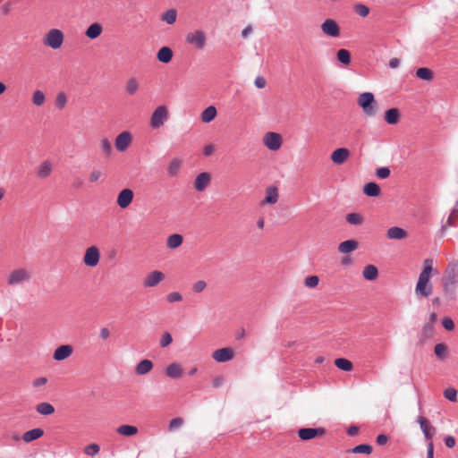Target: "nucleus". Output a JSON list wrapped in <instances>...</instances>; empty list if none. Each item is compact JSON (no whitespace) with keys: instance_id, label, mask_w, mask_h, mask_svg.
I'll return each instance as SVG.
<instances>
[{"instance_id":"f257e3e1","label":"nucleus","mask_w":458,"mask_h":458,"mask_svg":"<svg viewBox=\"0 0 458 458\" xmlns=\"http://www.w3.org/2000/svg\"><path fill=\"white\" fill-rule=\"evenodd\" d=\"M442 283L444 293L450 299H454L458 285V261H453L447 266Z\"/></svg>"},{"instance_id":"f03ea898","label":"nucleus","mask_w":458,"mask_h":458,"mask_svg":"<svg viewBox=\"0 0 458 458\" xmlns=\"http://www.w3.org/2000/svg\"><path fill=\"white\" fill-rule=\"evenodd\" d=\"M358 104L362 108L363 113L366 115L373 116L377 114V104L371 92H364L360 94L358 98Z\"/></svg>"},{"instance_id":"7ed1b4c3","label":"nucleus","mask_w":458,"mask_h":458,"mask_svg":"<svg viewBox=\"0 0 458 458\" xmlns=\"http://www.w3.org/2000/svg\"><path fill=\"white\" fill-rule=\"evenodd\" d=\"M31 278V273L27 268H17L11 271L6 277V283L10 286L22 285Z\"/></svg>"},{"instance_id":"20e7f679","label":"nucleus","mask_w":458,"mask_h":458,"mask_svg":"<svg viewBox=\"0 0 458 458\" xmlns=\"http://www.w3.org/2000/svg\"><path fill=\"white\" fill-rule=\"evenodd\" d=\"M418 422L420 426V429L423 432V435L427 440H428L427 445V458H434V445L431 441L432 434L430 433V428L432 427L428 423V420L422 416L418 418Z\"/></svg>"},{"instance_id":"39448f33","label":"nucleus","mask_w":458,"mask_h":458,"mask_svg":"<svg viewBox=\"0 0 458 458\" xmlns=\"http://www.w3.org/2000/svg\"><path fill=\"white\" fill-rule=\"evenodd\" d=\"M64 42V33L58 29L50 30L45 36L44 45L53 49L61 47Z\"/></svg>"},{"instance_id":"423d86ee","label":"nucleus","mask_w":458,"mask_h":458,"mask_svg":"<svg viewBox=\"0 0 458 458\" xmlns=\"http://www.w3.org/2000/svg\"><path fill=\"white\" fill-rule=\"evenodd\" d=\"M168 119V111L165 106H157L150 117L149 125L153 129L160 128Z\"/></svg>"},{"instance_id":"0eeeda50","label":"nucleus","mask_w":458,"mask_h":458,"mask_svg":"<svg viewBox=\"0 0 458 458\" xmlns=\"http://www.w3.org/2000/svg\"><path fill=\"white\" fill-rule=\"evenodd\" d=\"M263 143L269 150L276 151L281 148L283 139L279 133L268 131L264 135Z\"/></svg>"},{"instance_id":"6e6552de","label":"nucleus","mask_w":458,"mask_h":458,"mask_svg":"<svg viewBox=\"0 0 458 458\" xmlns=\"http://www.w3.org/2000/svg\"><path fill=\"white\" fill-rule=\"evenodd\" d=\"M206 35L202 30H195L193 32L188 33L186 36L187 43L194 46L197 49H203L206 45Z\"/></svg>"},{"instance_id":"1a4fd4ad","label":"nucleus","mask_w":458,"mask_h":458,"mask_svg":"<svg viewBox=\"0 0 458 458\" xmlns=\"http://www.w3.org/2000/svg\"><path fill=\"white\" fill-rule=\"evenodd\" d=\"M325 433L324 428H302L298 430L299 437L304 441L323 437Z\"/></svg>"},{"instance_id":"9d476101","label":"nucleus","mask_w":458,"mask_h":458,"mask_svg":"<svg viewBox=\"0 0 458 458\" xmlns=\"http://www.w3.org/2000/svg\"><path fill=\"white\" fill-rule=\"evenodd\" d=\"M99 258L100 254L98 247L91 246L86 250L83 257V262L86 266L94 267L98 264Z\"/></svg>"},{"instance_id":"9b49d317","label":"nucleus","mask_w":458,"mask_h":458,"mask_svg":"<svg viewBox=\"0 0 458 458\" xmlns=\"http://www.w3.org/2000/svg\"><path fill=\"white\" fill-rule=\"evenodd\" d=\"M433 291V285L428 279L419 277L415 293L418 297H428Z\"/></svg>"},{"instance_id":"f8f14e48","label":"nucleus","mask_w":458,"mask_h":458,"mask_svg":"<svg viewBox=\"0 0 458 458\" xmlns=\"http://www.w3.org/2000/svg\"><path fill=\"white\" fill-rule=\"evenodd\" d=\"M132 137L130 131H123L121 132L114 140V146L117 151L123 152L125 151L130 144L131 143Z\"/></svg>"},{"instance_id":"ddd939ff","label":"nucleus","mask_w":458,"mask_h":458,"mask_svg":"<svg viewBox=\"0 0 458 458\" xmlns=\"http://www.w3.org/2000/svg\"><path fill=\"white\" fill-rule=\"evenodd\" d=\"M321 30H322L323 33H325L326 35H327L329 37L337 38L340 36V28L335 20L327 19L321 24Z\"/></svg>"},{"instance_id":"4468645a","label":"nucleus","mask_w":458,"mask_h":458,"mask_svg":"<svg viewBox=\"0 0 458 458\" xmlns=\"http://www.w3.org/2000/svg\"><path fill=\"white\" fill-rule=\"evenodd\" d=\"M165 278L164 273L155 270L147 275L143 281V285L146 288L155 287Z\"/></svg>"},{"instance_id":"2eb2a0df","label":"nucleus","mask_w":458,"mask_h":458,"mask_svg":"<svg viewBox=\"0 0 458 458\" xmlns=\"http://www.w3.org/2000/svg\"><path fill=\"white\" fill-rule=\"evenodd\" d=\"M133 196V191L131 189L122 190L117 196V205L123 209L126 208L132 202Z\"/></svg>"},{"instance_id":"dca6fc26","label":"nucleus","mask_w":458,"mask_h":458,"mask_svg":"<svg viewBox=\"0 0 458 458\" xmlns=\"http://www.w3.org/2000/svg\"><path fill=\"white\" fill-rule=\"evenodd\" d=\"M212 357L217 362H226L233 358V351L229 347L217 349L213 352Z\"/></svg>"},{"instance_id":"f3484780","label":"nucleus","mask_w":458,"mask_h":458,"mask_svg":"<svg viewBox=\"0 0 458 458\" xmlns=\"http://www.w3.org/2000/svg\"><path fill=\"white\" fill-rule=\"evenodd\" d=\"M211 176L208 173H200L197 175L194 182V188L197 191H203L209 184Z\"/></svg>"},{"instance_id":"a211bd4d","label":"nucleus","mask_w":458,"mask_h":458,"mask_svg":"<svg viewBox=\"0 0 458 458\" xmlns=\"http://www.w3.org/2000/svg\"><path fill=\"white\" fill-rule=\"evenodd\" d=\"M350 152L345 148H339L331 154V160L336 165H342L348 158Z\"/></svg>"},{"instance_id":"6ab92c4d","label":"nucleus","mask_w":458,"mask_h":458,"mask_svg":"<svg viewBox=\"0 0 458 458\" xmlns=\"http://www.w3.org/2000/svg\"><path fill=\"white\" fill-rule=\"evenodd\" d=\"M72 353V347L68 344L57 347L54 352V360L60 361L67 359Z\"/></svg>"},{"instance_id":"aec40b11","label":"nucleus","mask_w":458,"mask_h":458,"mask_svg":"<svg viewBox=\"0 0 458 458\" xmlns=\"http://www.w3.org/2000/svg\"><path fill=\"white\" fill-rule=\"evenodd\" d=\"M386 237L390 240H402L407 237V232L401 227L393 226L386 231Z\"/></svg>"},{"instance_id":"412c9836","label":"nucleus","mask_w":458,"mask_h":458,"mask_svg":"<svg viewBox=\"0 0 458 458\" xmlns=\"http://www.w3.org/2000/svg\"><path fill=\"white\" fill-rule=\"evenodd\" d=\"M165 375L170 378H179L182 375V368L179 363H172L165 369Z\"/></svg>"},{"instance_id":"4be33fe9","label":"nucleus","mask_w":458,"mask_h":458,"mask_svg":"<svg viewBox=\"0 0 458 458\" xmlns=\"http://www.w3.org/2000/svg\"><path fill=\"white\" fill-rule=\"evenodd\" d=\"M44 435V430L41 428H33L26 431L22 436L21 439L26 443H30Z\"/></svg>"},{"instance_id":"5701e85b","label":"nucleus","mask_w":458,"mask_h":458,"mask_svg":"<svg viewBox=\"0 0 458 458\" xmlns=\"http://www.w3.org/2000/svg\"><path fill=\"white\" fill-rule=\"evenodd\" d=\"M153 368V362L150 360L145 359L140 361L136 368L135 373L137 375L142 376L148 373Z\"/></svg>"},{"instance_id":"b1692460","label":"nucleus","mask_w":458,"mask_h":458,"mask_svg":"<svg viewBox=\"0 0 458 458\" xmlns=\"http://www.w3.org/2000/svg\"><path fill=\"white\" fill-rule=\"evenodd\" d=\"M278 200V190L276 187L270 186L266 190V198L261 202V205L267 204H276Z\"/></svg>"},{"instance_id":"393cba45","label":"nucleus","mask_w":458,"mask_h":458,"mask_svg":"<svg viewBox=\"0 0 458 458\" xmlns=\"http://www.w3.org/2000/svg\"><path fill=\"white\" fill-rule=\"evenodd\" d=\"M157 58L160 63L168 64L173 58V51L168 47H161L157 55Z\"/></svg>"},{"instance_id":"a878e982","label":"nucleus","mask_w":458,"mask_h":458,"mask_svg":"<svg viewBox=\"0 0 458 458\" xmlns=\"http://www.w3.org/2000/svg\"><path fill=\"white\" fill-rule=\"evenodd\" d=\"M384 119L388 124H396L400 120L399 110L397 108L387 109L385 113Z\"/></svg>"},{"instance_id":"bb28decb","label":"nucleus","mask_w":458,"mask_h":458,"mask_svg":"<svg viewBox=\"0 0 458 458\" xmlns=\"http://www.w3.org/2000/svg\"><path fill=\"white\" fill-rule=\"evenodd\" d=\"M358 248V242L355 240H347L341 242L338 246V250L341 253H349Z\"/></svg>"},{"instance_id":"cd10ccee","label":"nucleus","mask_w":458,"mask_h":458,"mask_svg":"<svg viewBox=\"0 0 458 458\" xmlns=\"http://www.w3.org/2000/svg\"><path fill=\"white\" fill-rule=\"evenodd\" d=\"M102 30L101 24L95 22L88 27L85 35L90 39H95L100 36Z\"/></svg>"},{"instance_id":"c85d7f7f","label":"nucleus","mask_w":458,"mask_h":458,"mask_svg":"<svg viewBox=\"0 0 458 458\" xmlns=\"http://www.w3.org/2000/svg\"><path fill=\"white\" fill-rule=\"evenodd\" d=\"M362 276L366 280L373 281L377 277L378 270L374 265H367L362 271Z\"/></svg>"},{"instance_id":"c756f323","label":"nucleus","mask_w":458,"mask_h":458,"mask_svg":"<svg viewBox=\"0 0 458 458\" xmlns=\"http://www.w3.org/2000/svg\"><path fill=\"white\" fill-rule=\"evenodd\" d=\"M363 192L369 197H377L380 193V188L376 182H368L363 187Z\"/></svg>"},{"instance_id":"7c9ffc66","label":"nucleus","mask_w":458,"mask_h":458,"mask_svg":"<svg viewBox=\"0 0 458 458\" xmlns=\"http://www.w3.org/2000/svg\"><path fill=\"white\" fill-rule=\"evenodd\" d=\"M140 88V83L137 78L131 77L126 81L125 91L128 95H134Z\"/></svg>"},{"instance_id":"2f4dec72","label":"nucleus","mask_w":458,"mask_h":458,"mask_svg":"<svg viewBox=\"0 0 458 458\" xmlns=\"http://www.w3.org/2000/svg\"><path fill=\"white\" fill-rule=\"evenodd\" d=\"M216 108L214 106H209L201 113V120L204 123H210L216 116Z\"/></svg>"},{"instance_id":"473e14b6","label":"nucleus","mask_w":458,"mask_h":458,"mask_svg":"<svg viewBox=\"0 0 458 458\" xmlns=\"http://www.w3.org/2000/svg\"><path fill=\"white\" fill-rule=\"evenodd\" d=\"M36 411L41 415L47 416L55 412V407L49 403L43 402L36 406Z\"/></svg>"},{"instance_id":"72a5a7b5","label":"nucleus","mask_w":458,"mask_h":458,"mask_svg":"<svg viewBox=\"0 0 458 458\" xmlns=\"http://www.w3.org/2000/svg\"><path fill=\"white\" fill-rule=\"evenodd\" d=\"M116 432L123 436L131 437L138 433V428L132 425H121L116 428Z\"/></svg>"},{"instance_id":"f704fd0d","label":"nucleus","mask_w":458,"mask_h":458,"mask_svg":"<svg viewBox=\"0 0 458 458\" xmlns=\"http://www.w3.org/2000/svg\"><path fill=\"white\" fill-rule=\"evenodd\" d=\"M182 236L178 233H174L167 238V247L170 249H176L182 243Z\"/></svg>"},{"instance_id":"c9c22d12","label":"nucleus","mask_w":458,"mask_h":458,"mask_svg":"<svg viewBox=\"0 0 458 458\" xmlns=\"http://www.w3.org/2000/svg\"><path fill=\"white\" fill-rule=\"evenodd\" d=\"M52 171V164L49 161H44L38 167V175L40 178L47 177Z\"/></svg>"},{"instance_id":"e433bc0d","label":"nucleus","mask_w":458,"mask_h":458,"mask_svg":"<svg viewBox=\"0 0 458 458\" xmlns=\"http://www.w3.org/2000/svg\"><path fill=\"white\" fill-rule=\"evenodd\" d=\"M347 453L370 454L372 453V446L368 444H361L347 450Z\"/></svg>"},{"instance_id":"4c0bfd02","label":"nucleus","mask_w":458,"mask_h":458,"mask_svg":"<svg viewBox=\"0 0 458 458\" xmlns=\"http://www.w3.org/2000/svg\"><path fill=\"white\" fill-rule=\"evenodd\" d=\"M335 365L343 371H351L352 369V363L344 358H338L335 360Z\"/></svg>"},{"instance_id":"58836bf2","label":"nucleus","mask_w":458,"mask_h":458,"mask_svg":"<svg viewBox=\"0 0 458 458\" xmlns=\"http://www.w3.org/2000/svg\"><path fill=\"white\" fill-rule=\"evenodd\" d=\"M416 76L420 80L429 81L433 79V72L430 69L422 67L417 69Z\"/></svg>"},{"instance_id":"ea45409f","label":"nucleus","mask_w":458,"mask_h":458,"mask_svg":"<svg viewBox=\"0 0 458 458\" xmlns=\"http://www.w3.org/2000/svg\"><path fill=\"white\" fill-rule=\"evenodd\" d=\"M336 57L343 64L347 65L351 63V53L347 49H339L336 53Z\"/></svg>"},{"instance_id":"a19ab883","label":"nucleus","mask_w":458,"mask_h":458,"mask_svg":"<svg viewBox=\"0 0 458 458\" xmlns=\"http://www.w3.org/2000/svg\"><path fill=\"white\" fill-rule=\"evenodd\" d=\"M433 270L432 267V260L426 259L423 263V269L420 273L419 277L425 278V279H430V274Z\"/></svg>"},{"instance_id":"79ce46f5","label":"nucleus","mask_w":458,"mask_h":458,"mask_svg":"<svg viewBox=\"0 0 458 458\" xmlns=\"http://www.w3.org/2000/svg\"><path fill=\"white\" fill-rule=\"evenodd\" d=\"M100 148L106 157H109L113 152L111 141L106 138L100 140Z\"/></svg>"},{"instance_id":"37998d69","label":"nucleus","mask_w":458,"mask_h":458,"mask_svg":"<svg viewBox=\"0 0 458 458\" xmlns=\"http://www.w3.org/2000/svg\"><path fill=\"white\" fill-rule=\"evenodd\" d=\"M346 221L352 225H360L363 222V217L359 213H350L346 216Z\"/></svg>"},{"instance_id":"c03bdc74","label":"nucleus","mask_w":458,"mask_h":458,"mask_svg":"<svg viewBox=\"0 0 458 458\" xmlns=\"http://www.w3.org/2000/svg\"><path fill=\"white\" fill-rule=\"evenodd\" d=\"M46 97L43 91L38 89L32 94V102L35 106H40L45 103Z\"/></svg>"},{"instance_id":"a18cd8bd","label":"nucleus","mask_w":458,"mask_h":458,"mask_svg":"<svg viewBox=\"0 0 458 458\" xmlns=\"http://www.w3.org/2000/svg\"><path fill=\"white\" fill-rule=\"evenodd\" d=\"M353 10L355 13L362 18L367 17L369 13V8L366 4L360 3L354 4Z\"/></svg>"},{"instance_id":"49530a36","label":"nucleus","mask_w":458,"mask_h":458,"mask_svg":"<svg viewBox=\"0 0 458 458\" xmlns=\"http://www.w3.org/2000/svg\"><path fill=\"white\" fill-rule=\"evenodd\" d=\"M434 352L438 359L443 360L447 355V347L445 344H437L435 345Z\"/></svg>"},{"instance_id":"de8ad7c7","label":"nucleus","mask_w":458,"mask_h":458,"mask_svg":"<svg viewBox=\"0 0 458 458\" xmlns=\"http://www.w3.org/2000/svg\"><path fill=\"white\" fill-rule=\"evenodd\" d=\"M176 17L177 13L174 9H169L163 14V20L169 25L175 22Z\"/></svg>"},{"instance_id":"09e8293b","label":"nucleus","mask_w":458,"mask_h":458,"mask_svg":"<svg viewBox=\"0 0 458 458\" xmlns=\"http://www.w3.org/2000/svg\"><path fill=\"white\" fill-rule=\"evenodd\" d=\"M67 102L66 95L64 92L57 94L55 101V105L58 109H64Z\"/></svg>"},{"instance_id":"8fccbe9b","label":"nucleus","mask_w":458,"mask_h":458,"mask_svg":"<svg viewBox=\"0 0 458 458\" xmlns=\"http://www.w3.org/2000/svg\"><path fill=\"white\" fill-rule=\"evenodd\" d=\"M99 450L100 447L98 444H90L84 448V453L85 454L93 457L98 454Z\"/></svg>"},{"instance_id":"3c124183","label":"nucleus","mask_w":458,"mask_h":458,"mask_svg":"<svg viewBox=\"0 0 458 458\" xmlns=\"http://www.w3.org/2000/svg\"><path fill=\"white\" fill-rule=\"evenodd\" d=\"M181 163L177 159H174L170 162L168 166V173L170 175H175L180 168Z\"/></svg>"},{"instance_id":"603ef678","label":"nucleus","mask_w":458,"mask_h":458,"mask_svg":"<svg viewBox=\"0 0 458 458\" xmlns=\"http://www.w3.org/2000/svg\"><path fill=\"white\" fill-rule=\"evenodd\" d=\"M319 278L317 276H309L305 278V285L310 288H314L318 284Z\"/></svg>"},{"instance_id":"864d4df0","label":"nucleus","mask_w":458,"mask_h":458,"mask_svg":"<svg viewBox=\"0 0 458 458\" xmlns=\"http://www.w3.org/2000/svg\"><path fill=\"white\" fill-rule=\"evenodd\" d=\"M434 325L431 323H426L422 327V335L425 338H429L433 335Z\"/></svg>"},{"instance_id":"5fc2aeb1","label":"nucleus","mask_w":458,"mask_h":458,"mask_svg":"<svg viewBox=\"0 0 458 458\" xmlns=\"http://www.w3.org/2000/svg\"><path fill=\"white\" fill-rule=\"evenodd\" d=\"M172 342H173L172 335H170V333L165 332L162 335L159 344H160L161 347L165 348V347H167L169 344H171Z\"/></svg>"},{"instance_id":"6e6d98bb","label":"nucleus","mask_w":458,"mask_h":458,"mask_svg":"<svg viewBox=\"0 0 458 458\" xmlns=\"http://www.w3.org/2000/svg\"><path fill=\"white\" fill-rule=\"evenodd\" d=\"M207 287V283L204 280H199L192 285V291L196 293L203 292Z\"/></svg>"},{"instance_id":"4d7b16f0","label":"nucleus","mask_w":458,"mask_h":458,"mask_svg":"<svg viewBox=\"0 0 458 458\" xmlns=\"http://www.w3.org/2000/svg\"><path fill=\"white\" fill-rule=\"evenodd\" d=\"M376 175L380 179H386L390 175V169L383 166L376 170Z\"/></svg>"},{"instance_id":"13d9d810","label":"nucleus","mask_w":458,"mask_h":458,"mask_svg":"<svg viewBox=\"0 0 458 458\" xmlns=\"http://www.w3.org/2000/svg\"><path fill=\"white\" fill-rule=\"evenodd\" d=\"M444 395L447 400L454 402L456 400L457 391L453 387H449L445 390Z\"/></svg>"},{"instance_id":"bf43d9fd","label":"nucleus","mask_w":458,"mask_h":458,"mask_svg":"<svg viewBox=\"0 0 458 458\" xmlns=\"http://www.w3.org/2000/svg\"><path fill=\"white\" fill-rule=\"evenodd\" d=\"M182 296L178 292H173L166 295L167 301H169L171 303L180 301H182Z\"/></svg>"},{"instance_id":"052dcab7","label":"nucleus","mask_w":458,"mask_h":458,"mask_svg":"<svg viewBox=\"0 0 458 458\" xmlns=\"http://www.w3.org/2000/svg\"><path fill=\"white\" fill-rule=\"evenodd\" d=\"M182 423H183V420L182 418H179V417L174 418V419L171 420L169 422V429L174 430V429L180 428L182 425Z\"/></svg>"},{"instance_id":"680f3d73","label":"nucleus","mask_w":458,"mask_h":458,"mask_svg":"<svg viewBox=\"0 0 458 458\" xmlns=\"http://www.w3.org/2000/svg\"><path fill=\"white\" fill-rule=\"evenodd\" d=\"M442 325L448 331L453 330L454 327V323L453 319L449 317H445L442 319Z\"/></svg>"},{"instance_id":"e2e57ef3","label":"nucleus","mask_w":458,"mask_h":458,"mask_svg":"<svg viewBox=\"0 0 458 458\" xmlns=\"http://www.w3.org/2000/svg\"><path fill=\"white\" fill-rule=\"evenodd\" d=\"M102 176V173L99 170H93L89 174V181L91 182H96Z\"/></svg>"},{"instance_id":"0e129e2a","label":"nucleus","mask_w":458,"mask_h":458,"mask_svg":"<svg viewBox=\"0 0 458 458\" xmlns=\"http://www.w3.org/2000/svg\"><path fill=\"white\" fill-rule=\"evenodd\" d=\"M255 86L259 89H263L265 86H266V80L264 77L262 76H258L256 79H255Z\"/></svg>"},{"instance_id":"69168bd1","label":"nucleus","mask_w":458,"mask_h":458,"mask_svg":"<svg viewBox=\"0 0 458 458\" xmlns=\"http://www.w3.org/2000/svg\"><path fill=\"white\" fill-rule=\"evenodd\" d=\"M447 447L453 448L455 445V438L453 436H446L444 439Z\"/></svg>"},{"instance_id":"338daca9","label":"nucleus","mask_w":458,"mask_h":458,"mask_svg":"<svg viewBox=\"0 0 458 458\" xmlns=\"http://www.w3.org/2000/svg\"><path fill=\"white\" fill-rule=\"evenodd\" d=\"M388 441V437L385 434H380L377 437V443L379 445H383L386 444Z\"/></svg>"},{"instance_id":"774afa93","label":"nucleus","mask_w":458,"mask_h":458,"mask_svg":"<svg viewBox=\"0 0 458 458\" xmlns=\"http://www.w3.org/2000/svg\"><path fill=\"white\" fill-rule=\"evenodd\" d=\"M47 378L44 377H38L33 381V386L39 387L44 386L47 383Z\"/></svg>"}]
</instances>
